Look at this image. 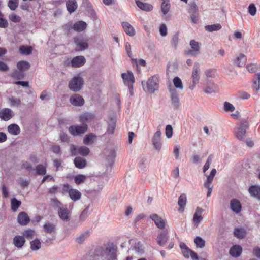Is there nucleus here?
I'll list each match as a JSON object with an SVG mask.
<instances>
[{"instance_id":"24","label":"nucleus","mask_w":260,"mask_h":260,"mask_svg":"<svg viewBox=\"0 0 260 260\" xmlns=\"http://www.w3.org/2000/svg\"><path fill=\"white\" fill-rule=\"evenodd\" d=\"M25 243V240L23 236H16L13 238V243L18 248H21Z\"/></svg>"},{"instance_id":"3","label":"nucleus","mask_w":260,"mask_h":260,"mask_svg":"<svg viewBox=\"0 0 260 260\" xmlns=\"http://www.w3.org/2000/svg\"><path fill=\"white\" fill-rule=\"evenodd\" d=\"M117 248L113 243L108 244L103 249L102 253V256L104 255L108 257V260H117Z\"/></svg>"},{"instance_id":"23","label":"nucleus","mask_w":260,"mask_h":260,"mask_svg":"<svg viewBox=\"0 0 260 260\" xmlns=\"http://www.w3.org/2000/svg\"><path fill=\"white\" fill-rule=\"evenodd\" d=\"M204 91L206 94L215 93L217 91V86L214 83L208 81L204 89Z\"/></svg>"},{"instance_id":"52","label":"nucleus","mask_w":260,"mask_h":260,"mask_svg":"<svg viewBox=\"0 0 260 260\" xmlns=\"http://www.w3.org/2000/svg\"><path fill=\"white\" fill-rule=\"evenodd\" d=\"M78 152L80 155L85 156L89 154L90 150L88 147L83 146L78 149Z\"/></svg>"},{"instance_id":"28","label":"nucleus","mask_w":260,"mask_h":260,"mask_svg":"<svg viewBox=\"0 0 260 260\" xmlns=\"http://www.w3.org/2000/svg\"><path fill=\"white\" fill-rule=\"evenodd\" d=\"M75 167L78 169H83L87 165L86 160L81 157H76L74 160Z\"/></svg>"},{"instance_id":"19","label":"nucleus","mask_w":260,"mask_h":260,"mask_svg":"<svg viewBox=\"0 0 260 260\" xmlns=\"http://www.w3.org/2000/svg\"><path fill=\"white\" fill-rule=\"evenodd\" d=\"M13 116V111L9 108L3 109L0 112V118L5 121L9 120Z\"/></svg>"},{"instance_id":"39","label":"nucleus","mask_w":260,"mask_h":260,"mask_svg":"<svg viewBox=\"0 0 260 260\" xmlns=\"http://www.w3.org/2000/svg\"><path fill=\"white\" fill-rule=\"evenodd\" d=\"M180 247L184 256L187 258H189L192 250L189 249V248L184 243H181L180 244Z\"/></svg>"},{"instance_id":"18","label":"nucleus","mask_w":260,"mask_h":260,"mask_svg":"<svg viewBox=\"0 0 260 260\" xmlns=\"http://www.w3.org/2000/svg\"><path fill=\"white\" fill-rule=\"evenodd\" d=\"M86 62L85 57L83 56H78L74 57L71 60V65L73 67H80L83 66Z\"/></svg>"},{"instance_id":"34","label":"nucleus","mask_w":260,"mask_h":260,"mask_svg":"<svg viewBox=\"0 0 260 260\" xmlns=\"http://www.w3.org/2000/svg\"><path fill=\"white\" fill-rule=\"evenodd\" d=\"M86 26L87 24L86 22L83 21H79L73 25V28L74 30L80 32L83 31L86 28Z\"/></svg>"},{"instance_id":"29","label":"nucleus","mask_w":260,"mask_h":260,"mask_svg":"<svg viewBox=\"0 0 260 260\" xmlns=\"http://www.w3.org/2000/svg\"><path fill=\"white\" fill-rule=\"evenodd\" d=\"M203 211V209L199 207L196 208L193 218V220L195 224H198L202 220L203 217L202 216V213Z\"/></svg>"},{"instance_id":"50","label":"nucleus","mask_w":260,"mask_h":260,"mask_svg":"<svg viewBox=\"0 0 260 260\" xmlns=\"http://www.w3.org/2000/svg\"><path fill=\"white\" fill-rule=\"evenodd\" d=\"M170 4L169 1L167 2H162L161 5V11L164 15H166L170 10Z\"/></svg>"},{"instance_id":"35","label":"nucleus","mask_w":260,"mask_h":260,"mask_svg":"<svg viewBox=\"0 0 260 260\" xmlns=\"http://www.w3.org/2000/svg\"><path fill=\"white\" fill-rule=\"evenodd\" d=\"M43 228L44 231L48 234H52L55 233L56 226L55 224L47 222L44 224Z\"/></svg>"},{"instance_id":"42","label":"nucleus","mask_w":260,"mask_h":260,"mask_svg":"<svg viewBox=\"0 0 260 260\" xmlns=\"http://www.w3.org/2000/svg\"><path fill=\"white\" fill-rule=\"evenodd\" d=\"M222 28L221 25L219 24H214L212 25H206L205 27V29L206 31L209 32H213L214 31H217L220 30Z\"/></svg>"},{"instance_id":"45","label":"nucleus","mask_w":260,"mask_h":260,"mask_svg":"<svg viewBox=\"0 0 260 260\" xmlns=\"http://www.w3.org/2000/svg\"><path fill=\"white\" fill-rule=\"evenodd\" d=\"M95 138V136L92 133L86 135L84 138L83 143L86 145L91 144L93 143Z\"/></svg>"},{"instance_id":"6","label":"nucleus","mask_w":260,"mask_h":260,"mask_svg":"<svg viewBox=\"0 0 260 260\" xmlns=\"http://www.w3.org/2000/svg\"><path fill=\"white\" fill-rule=\"evenodd\" d=\"M87 129V124H82V125H71L68 130L71 135L75 136L84 134Z\"/></svg>"},{"instance_id":"30","label":"nucleus","mask_w":260,"mask_h":260,"mask_svg":"<svg viewBox=\"0 0 260 260\" xmlns=\"http://www.w3.org/2000/svg\"><path fill=\"white\" fill-rule=\"evenodd\" d=\"M242 251V248L240 245H234L231 248L230 250V254L233 257H239Z\"/></svg>"},{"instance_id":"43","label":"nucleus","mask_w":260,"mask_h":260,"mask_svg":"<svg viewBox=\"0 0 260 260\" xmlns=\"http://www.w3.org/2000/svg\"><path fill=\"white\" fill-rule=\"evenodd\" d=\"M32 47L31 46H21L19 47V51L23 55H29L31 53Z\"/></svg>"},{"instance_id":"25","label":"nucleus","mask_w":260,"mask_h":260,"mask_svg":"<svg viewBox=\"0 0 260 260\" xmlns=\"http://www.w3.org/2000/svg\"><path fill=\"white\" fill-rule=\"evenodd\" d=\"M248 192L251 196L253 197L260 200V186L257 185H251L248 189Z\"/></svg>"},{"instance_id":"62","label":"nucleus","mask_w":260,"mask_h":260,"mask_svg":"<svg viewBox=\"0 0 260 260\" xmlns=\"http://www.w3.org/2000/svg\"><path fill=\"white\" fill-rule=\"evenodd\" d=\"M159 33L162 37H165L167 35V28L165 24H161L159 27Z\"/></svg>"},{"instance_id":"56","label":"nucleus","mask_w":260,"mask_h":260,"mask_svg":"<svg viewBox=\"0 0 260 260\" xmlns=\"http://www.w3.org/2000/svg\"><path fill=\"white\" fill-rule=\"evenodd\" d=\"M89 207L87 206L82 212L79 217L80 220H81L82 221H84L85 220V219L88 217L89 215Z\"/></svg>"},{"instance_id":"5","label":"nucleus","mask_w":260,"mask_h":260,"mask_svg":"<svg viewBox=\"0 0 260 260\" xmlns=\"http://www.w3.org/2000/svg\"><path fill=\"white\" fill-rule=\"evenodd\" d=\"M249 127V124L246 120H242L239 126L237 127L235 132L236 136L240 140H243L246 136V130Z\"/></svg>"},{"instance_id":"17","label":"nucleus","mask_w":260,"mask_h":260,"mask_svg":"<svg viewBox=\"0 0 260 260\" xmlns=\"http://www.w3.org/2000/svg\"><path fill=\"white\" fill-rule=\"evenodd\" d=\"M151 218L155 223V225L159 229H163L165 226L164 220L156 214H152L150 215Z\"/></svg>"},{"instance_id":"10","label":"nucleus","mask_w":260,"mask_h":260,"mask_svg":"<svg viewBox=\"0 0 260 260\" xmlns=\"http://www.w3.org/2000/svg\"><path fill=\"white\" fill-rule=\"evenodd\" d=\"M74 43L77 45V47L75 48L76 51L85 50L88 47V44L84 41L83 39L80 37H75Z\"/></svg>"},{"instance_id":"27","label":"nucleus","mask_w":260,"mask_h":260,"mask_svg":"<svg viewBox=\"0 0 260 260\" xmlns=\"http://www.w3.org/2000/svg\"><path fill=\"white\" fill-rule=\"evenodd\" d=\"M137 6L141 10L147 12L151 11L153 9V6L151 4L143 3L140 0H135Z\"/></svg>"},{"instance_id":"63","label":"nucleus","mask_w":260,"mask_h":260,"mask_svg":"<svg viewBox=\"0 0 260 260\" xmlns=\"http://www.w3.org/2000/svg\"><path fill=\"white\" fill-rule=\"evenodd\" d=\"M246 68L250 73H255L257 70V66L255 64L251 63L247 66Z\"/></svg>"},{"instance_id":"55","label":"nucleus","mask_w":260,"mask_h":260,"mask_svg":"<svg viewBox=\"0 0 260 260\" xmlns=\"http://www.w3.org/2000/svg\"><path fill=\"white\" fill-rule=\"evenodd\" d=\"M188 12L190 14L198 13V7L194 2H190Z\"/></svg>"},{"instance_id":"21","label":"nucleus","mask_w":260,"mask_h":260,"mask_svg":"<svg viewBox=\"0 0 260 260\" xmlns=\"http://www.w3.org/2000/svg\"><path fill=\"white\" fill-rule=\"evenodd\" d=\"M94 114L91 113H85L81 115L79 117L80 121L82 124H86V122H90L94 119Z\"/></svg>"},{"instance_id":"64","label":"nucleus","mask_w":260,"mask_h":260,"mask_svg":"<svg viewBox=\"0 0 260 260\" xmlns=\"http://www.w3.org/2000/svg\"><path fill=\"white\" fill-rule=\"evenodd\" d=\"M190 14V18L191 22L193 23H196V24L198 23L199 21L198 13H191Z\"/></svg>"},{"instance_id":"15","label":"nucleus","mask_w":260,"mask_h":260,"mask_svg":"<svg viewBox=\"0 0 260 260\" xmlns=\"http://www.w3.org/2000/svg\"><path fill=\"white\" fill-rule=\"evenodd\" d=\"M59 218L64 221L67 222L70 220V211L67 207H62L58 210Z\"/></svg>"},{"instance_id":"26","label":"nucleus","mask_w":260,"mask_h":260,"mask_svg":"<svg viewBox=\"0 0 260 260\" xmlns=\"http://www.w3.org/2000/svg\"><path fill=\"white\" fill-rule=\"evenodd\" d=\"M122 27L125 32L131 37L135 35V30L134 27L127 22H123L122 23Z\"/></svg>"},{"instance_id":"8","label":"nucleus","mask_w":260,"mask_h":260,"mask_svg":"<svg viewBox=\"0 0 260 260\" xmlns=\"http://www.w3.org/2000/svg\"><path fill=\"white\" fill-rule=\"evenodd\" d=\"M69 187L70 186L68 184H65L64 187L66 189L64 190L66 191L69 189L68 193L71 199L73 201L79 200L82 196L81 193L77 189L73 188L69 189Z\"/></svg>"},{"instance_id":"13","label":"nucleus","mask_w":260,"mask_h":260,"mask_svg":"<svg viewBox=\"0 0 260 260\" xmlns=\"http://www.w3.org/2000/svg\"><path fill=\"white\" fill-rule=\"evenodd\" d=\"M200 64L198 62H196L194 64L191 74V78L194 83H199L200 79Z\"/></svg>"},{"instance_id":"40","label":"nucleus","mask_w":260,"mask_h":260,"mask_svg":"<svg viewBox=\"0 0 260 260\" xmlns=\"http://www.w3.org/2000/svg\"><path fill=\"white\" fill-rule=\"evenodd\" d=\"M234 235L238 238L242 239L245 236L246 232L243 228H235L234 231Z\"/></svg>"},{"instance_id":"41","label":"nucleus","mask_w":260,"mask_h":260,"mask_svg":"<svg viewBox=\"0 0 260 260\" xmlns=\"http://www.w3.org/2000/svg\"><path fill=\"white\" fill-rule=\"evenodd\" d=\"M87 176L83 174H78L74 177V181L77 185H79L81 183H84Z\"/></svg>"},{"instance_id":"51","label":"nucleus","mask_w":260,"mask_h":260,"mask_svg":"<svg viewBox=\"0 0 260 260\" xmlns=\"http://www.w3.org/2000/svg\"><path fill=\"white\" fill-rule=\"evenodd\" d=\"M22 234L24 238H26L28 239H32L35 236V232L34 230L28 229L24 231Z\"/></svg>"},{"instance_id":"4","label":"nucleus","mask_w":260,"mask_h":260,"mask_svg":"<svg viewBox=\"0 0 260 260\" xmlns=\"http://www.w3.org/2000/svg\"><path fill=\"white\" fill-rule=\"evenodd\" d=\"M84 81L80 76L74 77L69 82V87L71 90L74 92L79 91L83 87Z\"/></svg>"},{"instance_id":"57","label":"nucleus","mask_w":260,"mask_h":260,"mask_svg":"<svg viewBox=\"0 0 260 260\" xmlns=\"http://www.w3.org/2000/svg\"><path fill=\"white\" fill-rule=\"evenodd\" d=\"M224 109L225 111L233 112L235 110V107L230 103L225 102L223 104Z\"/></svg>"},{"instance_id":"22","label":"nucleus","mask_w":260,"mask_h":260,"mask_svg":"<svg viewBox=\"0 0 260 260\" xmlns=\"http://www.w3.org/2000/svg\"><path fill=\"white\" fill-rule=\"evenodd\" d=\"M116 157V151L114 150H111L109 152V154L107 155L106 158L107 163L106 165L107 166V170L108 171L109 167L110 168L113 165L114 162V159Z\"/></svg>"},{"instance_id":"12","label":"nucleus","mask_w":260,"mask_h":260,"mask_svg":"<svg viewBox=\"0 0 260 260\" xmlns=\"http://www.w3.org/2000/svg\"><path fill=\"white\" fill-rule=\"evenodd\" d=\"M70 102L75 106H81L84 104V100L79 94H74L70 98Z\"/></svg>"},{"instance_id":"32","label":"nucleus","mask_w":260,"mask_h":260,"mask_svg":"<svg viewBox=\"0 0 260 260\" xmlns=\"http://www.w3.org/2000/svg\"><path fill=\"white\" fill-rule=\"evenodd\" d=\"M30 67V63L27 61H20L17 63V69L22 71L23 73Z\"/></svg>"},{"instance_id":"33","label":"nucleus","mask_w":260,"mask_h":260,"mask_svg":"<svg viewBox=\"0 0 260 260\" xmlns=\"http://www.w3.org/2000/svg\"><path fill=\"white\" fill-rule=\"evenodd\" d=\"M247 60L246 56L243 54H240L235 59L234 63L238 67L245 65Z\"/></svg>"},{"instance_id":"38","label":"nucleus","mask_w":260,"mask_h":260,"mask_svg":"<svg viewBox=\"0 0 260 260\" xmlns=\"http://www.w3.org/2000/svg\"><path fill=\"white\" fill-rule=\"evenodd\" d=\"M8 132L12 135H17L20 133V127L16 124H11L8 127Z\"/></svg>"},{"instance_id":"31","label":"nucleus","mask_w":260,"mask_h":260,"mask_svg":"<svg viewBox=\"0 0 260 260\" xmlns=\"http://www.w3.org/2000/svg\"><path fill=\"white\" fill-rule=\"evenodd\" d=\"M67 9L69 12H74L78 7V4L75 0H68L66 2Z\"/></svg>"},{"instance_id":"11","label":"nucleus","mask_w":260,"mask_h":260,"mask_svg":"<svg viewBox=\"0 0 260 260\" xmlns=\"http://www.w3.org/2000/svg\"><path fill=\"white\" fill-rule=\"evenodd\" d=\"M169 239V236L167 230H164L160 232L156 238V241L160 246H163L167 243Z\"/></svg>"},{"instance_id":"16","label":"nucleus","mask_w":260,"mask_h":260,"mask_svg":"<svg viewBox=\"0 0 260 260\" xmlns=\"http://www.w3.org/2000/svg\"><path fill=\"white\" fill-rule=\"evenodd\" d=\"M121 77L123 79L124 83L125 85H129L131 84H133L135 82V78L133 73L128 71L127 73H122L121 75Z\"/></svg>"},{"instance_id":"1","label":"nucleus","mask_w":260,"mask_h":260,"mask_svg":"<svg viewBox=\"0 0 260 260\" xmlns=\"http://www.w3.org/2000/svg\"><path fill=\"white\" fill-rule=\"evenodd\" d=\"M143 90L149 93H153L158 90L159 87V81L155 76L151 77L145 84L144 81L142 82Z\"/></svg>"},{"instance_id":"46","label":"nucleus","mask_w":260,"mask_h":260,"mask_svg":"<svg viewBox=\"0 0 260 260\" xmlns=\"http://www.w3.org/2000/svg\"><path fill=\"white\" fill-rule=\"evenodd\" d=\"M173 82L174 85V87H173L176 89H178L182 90L183 89L182 82L178 77H175L173 80Z\"/></svg>"},{"instance_id":"60","label":"nucleus","mask_w":260,"mask_h":260,"mask_svg":"<svg viewBox=\"0 0 260 260\" xmlns=\"http://www.w3.org/2000/svg\"><path fill=\"white\" fill-rule=\"evenodd\" d=\"M165 134L167 138H170L173 135V128L171 125H167L166 127Z\"/></svg>"},{"instance_id":"48","label":"nucleus","mask_w":260,"mask_h":260,"mask_svg":"<svg viewBox=\"0 0 260 260\" xmlns=\"http://www.w3.org/2000/svg\"><path fill=\"white\" fill-rule=\"evenodd\" d=\"M36 174L39 175H44L46 173V168L43 165L39 164L36 167Z\"/></svg>"},{"instance_id":"54","label":"nucleus","mask_w":260,"mask_h":260,"mask_svg":"<svg viewBox=\"0 0 260 260\" xmlns=\"http://www.w3.org/2000/svg\"><path fill=\"white\" fill-rule=\"evenodd\" d=\"M8 6L10 10H15L18 6V0H9Z\"/></svg>"},{"instance_id":"53","label":"nucleus","mask_w":260,"mask_h":260,"mask_svg":"<svg viewBox=\"0 0 260 260\" xmlns=\"http://www.w3.org/2000/svg\"><path fill=\"white\" fill-rule=\"evenodd\" d=\"M88 236L89 232H85L76 239V241L79 244H81L86 239H87Z\"/></svg>"},{"instance_id":"61","label":"nucleus","mask_w":260,"mask_h":260,"mask_svg":"<svg viewBox=\"0 0 260 260\" xmlns=\"http://www.w3.org/2000/svg\"><path fill=\"white\" fill-rule=\"evenodd\" d=\"M51 201L52 203L53 207L54 208H57L58 210H59V208H62L63 207L61 203L57 200L52 199Z\"/></svg>"},{"instance_id":"2","label":"nucleus","mask_w":260,"mask_h":260,"mask_svg":"<svg viewBox=\"0 0 260 260\" xmlns=\"http://www.w3.org/2000/svg\"><path fill=\"white\" fill-rule=\"evenodd\" d=\"M168 88L170 94L171 105L174 110H177L181 105V102L177 89L171 85H169Z\"/></svg>"},{"instance_id":"36","label":"nucleus","mask_w":260,"mask_h":260,"mask_svg":"<svg viewBox=\"0 0 260 260\" xmlns=\"http://www.w3.org/2000/svg\"><path fill=\"white\" fill-rule=\"evenodd\" d=\"M30 249L32 251H37L41 248L42 244L39 239L36 238L34 240L30 241Z\"/></svg>"},{"instance_id":"37","label":"nucleus","mask_w":260,"mask_h":260,"mask_svg":"<svg viewBox=\"0 0 260 260\" xmlns=\"http://www.w3.org/2000/svg\"><path fill=\"white\" fill-rule=\"evenodd\" d=\"M25 75V73L17 69L11 74V77L17 80H20L24 78Z\"/></svg>"},{"instance_id":"58","label":"nucleus","mask_w":260,"mask_h":260,"mask_svg":"<svg viewBox=\"0 0 260 260\" xmlns=\"http://www.w3.org/2000/svg\"><path fill=\"white\" fill-rule=\"evenodd\" d=\"M248 11L251 16H254L256 13V8L255 5L253 3L250 4L248 6Z\"/></svg>"},{"instance_id":"14","label":"nucleus","mask_w":260,"mask_h":260,"mask_svg":"<svg viewBox=\"0 0 260 260\" xmlns=\"http://www.w3.org/2000/svg\"><path fill=\"white\" fill-rule=\"evenodd\" d=\"M230 207L231 210L236 214H238L241 211L242 205L238 199H232L230 201Z\"/></svg>"},{"instance_id":"44","label":"nucleus","mask_w":260,"mask_h":260,"mask_svg":"<svg viewBox=\"0 0 260 260\" xmlns=\"http://www.w3.org/2000/svg\"><path fill=\"white\" fill-rule=\"evenodd\" d=\"M186 204V196L185 194L183 193L179 197L178 204L181 208H183L181 211H183L184 208Z\"/></svg>"},{"instance_id":"20","label":"nucleus","mask_w":260,"mask_h":260,"mask_svg":"<svg viewBox=\"0 0 260 260\" xmlns=\"http://www.w3.org/2000/svg\"><path fill=\"white\" fill-rule=\"evenodd\" d=\"M17 221L20 224L25 225L28 224L30 219L26 213L21 212L18 215Z\"/></svg>"},{"instance_id":"49","label":"nucleus","mask_w":260,"mask_h":260,"mask_svg":"<svg viewBox=\"0 0 260 260\" xmlns=\"http://www.w3.org/2000/svg\"><path fill=\"white\" fill-rule=\"evenodd\" d=\"M197 247L202 248L205 246V241L201 237L197 236L194 240Z\"/></svg>"},{"instance_id":"59","label":"nucleus","mask_w":260,"mask_h":260,"mask_svg":"<svg viewBox=\"0 0 260 260\" xmlns=\"http://www.w3.org/2000/svg\"><path fill=\"white\" fill-rule=\"evenodd\" d=\"M9 100L11 106H18L21 104V101L19 99L12 97L10 98Z\"/></svg>"},{"instance_id":"7","label":"nucleus","mask_w":260,"mask_h":260,"mask_svg":"<svg viewBox=\"0 0 260 260\" xmlns=\"http://www.w3.org/2000/svg\"><path fill=\"white\" fill-rule=\"evenodd\" d=\"M161 133L160 129H158L152 138V143L154 149L157 151H160L161 148L162 143L161 141Z\"/></svg>"},{"instance_id":"9","label":"nucleus","mask_w":260,"mask_h":260,"mask_svg":"<svg viewBox=\"0 0 260 260\" xmlns=\"http://www.w3.org/2000/svg\"><path fill=\"white\" fill-rule=\"evenodd\" d=\"M190 46L192 50H188L186 54L192 56H196L199 53L200 50V44L194 40L190 41Z\"/></svg>"},{"instance_id":"47","label":"nucleus","mask_w":260,"mask_h":260,"mask_svg":"<svg viewBox=\"0 0 260 260\" xmlns=\"http://www.w3.org/2000/svg\"><path fill=\"white\" fill-rule=\"evenodd\" d=\"M11 209L13 211H16L18 208L20 206L21 202L13 198L11 200Z\"/></svg>"}]
</instances>
